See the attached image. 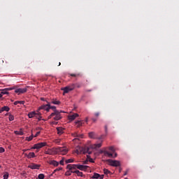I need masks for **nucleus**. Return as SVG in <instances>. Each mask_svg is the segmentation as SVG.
I'll use <instances>...</instances> for the list:
<instances>
[{
	"label": "nucleus",
	"mask_w": 179,
	"mask_h": 179,
	"mask_svg": "<svg viewBox=\"0 0 179 179\" xmlns=\"http://www.w3.org/2000/svg\"><path fill=\"white\" fill-rule=\"evenodd\" d=\"M77 169L81 171H86L89 169V166L77 164Z\"/></svg>",
	"instance_id": "obj_10"
},
{
	"label": "nucleus",
	"mask_w": 179,
	"mask_h": 179,
	"mask_svg": "<svg viewBox=\"0 0 179 179\" xmlns=\"http://www.w3.org/2000/svg\"><path fill=\"white\" fill-rule=\"evenodd\" d=\"M128 174V171L124 172V176H127Z\"/></svg>",
	"instance_id": "obj_48"
},
{
	"label": "nucleus",
	"mask_w": 179,
	"mask_h": 179,
	"mask_svg": "<svg viewBox=\"0 0 179 179\" xmlns=\"http://www.w3.org/2000/svg\"><path fill=\"white\" fill-rule=\"evenodd\" d=\"M99 139H101V137H100Z\"/></svg>",
	"instance_id": "obj_59"
},
{
	"label": "nucleus",
	"mask_w": 179,
	"mask_h": 179,
	"mask_svg": "<svg viewBox=\"0 0 179 179\" xmlns=\"http://www.w3.org/2000/svg\"><path fill=\"white\" fill-rule=\"evenodd\" d=\"M14 134H15V135H20V136L24 135V133H23V131L22 130H20V131H15Z\"/></svg>",
	"instance_id": "obj_21"
},
{
	"label": "nucleus",
	"mask_w": 179,
	"mask_h": 179,
	"mask_svg": "<svg viewBox=\"0 0 179 179\" xmlns=\"http://www.w3.org/2000/svg\"><path fill=\"white\" fill-rule=\"evenodd\" d=\"M78 169L77 164H71V170H76Z\"/></svg>",
	"instance_id": "obj_30"
},
{
	"label": "nucleus",
	"mask_w": 179,
	"mask_h": 179,
	"mask_svg": "<svg viewBox=\"0 0 179 179\" xmlns=\"http://www.w3.org/2000/svg\"><path fill=\"white\" fill-rule=\"evenodd\" d=\"M87 159H90V163H94L93 159L90 158V155H87Z\"/></svg>",
	"instance_id": "obj_36"
},
{
	"label": "nucleus",
	"mask_w": 179,
	"mask_h": 179,
	"mask_svg": "<svg viewBox=\"0 0 179 179\" xmlns=\"http://www.w3.org/2000/svg\"><path fill=\"white\" fill-rule=\"evenodd\" d=\"M92 121H93V122H96V121H97V119H96V118H92Z\"/></svg>",
	"instance_id": "obj_46"
},
{
	"label": "nucleus",
	"mask_w": 179,
	"mask_h": 179,
	"mask_svg": "<svg viewBox=\"0 0 179 179\" xmlns=\"http://www.w3.org/2000/svg\"><path fill=\"white\" fill-rule=\"evenodd\" d=\"M19 103H22V102H21V101H15V102L14 103L15 106H17V104H19Z\"/></svg>",
	"instance_id": "obj_40"
},
{
	"label": "nucleus",
	"mask_w": 179,
	"mask_h": 179,
	"mask_svg": "<svg viewBox=\"0 0 179 179\" xmlns=\"http://www.w3.org/2000/svg\"><path fill=\"white\" fill-rule=\"evenodd\" d=\"M31 113H36V111H32Z\"/></svg>",
	"instance_id": "obj_57"
},
{
	"label": "nucleus",
	"mask_w": 179,
	"mask_h": 179,
	"mask_svg": "<svg viewBox=\"0 0 179 179\" xmlns=\"http://www.w3.org/2000/svg\"><path fill=\"white\" fill-rule=\"evenodd\" d=\"M78 117H79V115L78 113H74L73 115H69L68 118L69 121H73V120H76V118H78Z\"/></svg>",
	"instance_id": "obj_13"
},
{
	"label": "nucleus",
	"mask_w": 179,
	"mask_h": 179,
	"mask_svg": "<svg viewBox=\"0 0 179 179\" xmlns=\"http://www.w3.org/2000/svg\"><path fill=\"white\" fill-rule=\"evenodd\" d=\"M26 92H27V88H18L15 91V92L18 93V94L26 93Z\"/></svg>",
	"instance_id": "obj_12"
},
{
	"label": "nucleus",
	"mask_w": 179,
	"mask_h": 179,
	"mask_svg": "<svg viewBox=\"0 0 179 179\" xmlns=\"http://www.w3.org/2000/svg\"><path fill=\"white\" fill-rule=\"evenodd\" d=\"M66 169L70 171H72V164H68Z\"/></svg>",
	"instance_id": "obj_33"
},
{
	"label": "nucleus",
	"mask_w": 179,
	"mask_h": 179,
	"mask_svg": "<svg viewBox=\"0 0 179 179\" xmlns=\"http://www.w3.org/2000/svg\"><path fill=\"white\" fill-rule=\"evenodd\" d=\"M33 139V134L30 136L29 137L26 138V141H28V142H30Z\"/></svg>",
	"instance_id": "obj_31"
},
{
	"label": "nucleus",
	"mask_w": 179,
	"mask_h": 179,
	"mask_svg": "<svg viewBox=\"0 0 179 179\" xmlns=\"http://www.w3.org/2000/svg\"><path fill=\"white\" fill-rule=\"evenodd\" d=\"M23 152H27V150H23Z\"/></svg>",
	"instance_id": "obj_53"
},
{
	"label": "nucleus",
	"mask_w": 179,
	"mask_h": 179,
	"mask_svg": "<svg viewBox=\"0 0 179 179\" xmlns=\"http://www.w3.org/2000/svg\"><path fill=\"white\" fill-rule=\"evenodd\" d=\"M76 124L78 125V127L79 128V127H82V125L83 124V122L82 120H78L76 122Z\"/></svg>",
	"instance_id": "obj_22"
},
{
	"label": "nucleus",
	"mask_w": 179,
	"mask_h": 179,
	"mask_svg": "<svg viewBox=\"0 0 179 179\" xmlns=\"http://www.w3.org/2000/svg\"><path fill=\"white\" fill-rule=\"evenodd\" d=\"M108 163H109L110 166H112L113 167H118L121 166V164L117 160H113V159H108Z\"/></svg>",
	"instance_id": "obj_4"
},
{
	"label": "nucleus",
	"mask_w": 179,
	"mask_h": 179,
	"mask_svg": "<svg viewBox=\"0 0 179 179\" xmlns=\"http://www.w3.org/2000/svg\"><path fill=\"white\" fill-rule=\"evenodd\" d=\"M73 89H75V84H71V85L63 88L62 90L64 91V93H68L69 92L73 90Z\"/></svg>",
	"instance_id": "obj_9"
},
{
	"label": "nucleus",
	"mask_w": 179,
	"mask_h": 179,
	"mask_svg": "<svg viewBox=\"0 0 179 179\" xmlns=\"http://www.w3.org/2000/svg\"><path fill=\"white\" fill-rule=\"evenodd\" d=\"M94 132H90L89 133V137L91 138V139H94Z\"/></svg>",
	"instance_id": "obj_26"
},
{
	"label": "nucleus",
	"mask_w": 179,
	"mask_h": 179,
	"mask_svg": "<svg viewBox=\"0 0 179 179\" xmlns=\"http://www.w3.org/2000/svg\"><path fill=\"white\" fill-rule=\"evenodd\" d=\"M103 173L104 174H106V176H108V174H110L111 173V171H110L108 169H103Z\"/></svg>",
	"instance_id": "obj_25"
},
{
	"label": "nucleus",
	"mask_w": 179,
	"mask_h": 179,
	"mask_svg": "<svg viewBox=\"0 0 179 179\" xmlns=\"http://www.w3.org/2000/svg\"><path fill=\"white\" fill-rule=\"evenodd\" d=\"M26 157H28V159H33L36 157V154L34 152H29L28 155L25 154Z\"/></svg>",
	"instance_id": "obj_14"
},
{
	"label": "nucleus",
	"mask_w": 179,
	"mask_h": 179,
	"mask_svg": "<svg viewBox=\"0 0 179 179\" xmlns=\"http://www.w3.org/2000/svg\"><path fill=\"white\" fill-rule=\"evenodd\" d=\"M57 152H59L60 155H66L68 153V149L65 147H58L56 148Z\"/></svg>",
	"instance_id": "obj_7"
},
{
	"label": "nucleus",
	"mask_w": 179,
	"mask_h": 179,
	"mask_svg": "<svg viewBox=\"0 0 179 179\" xmlns=\"http://www.w3.org/2000/svg\"><path fill=\"white\" fill-rule=\"evenodd\" d=\"M8 120L9 121H13V120H15V116L13 115H9Z\"/></svg>",
	"instance_id": "obj_28"
},
{
	"label": "nucleus",
	"mask_w": 179,
	"mask_h": 179,
	"mask_svg": "<svg viewBox=\"0 0 179 179\" xmlns=\"http://www.w3.org/2000/svg\"><path fill=\"white\" fill-rule=\"evenodd\" d=\"M61 170H62V167L57 168L54 171V173H56V171H61Z\"/></svg>",
	"instance_id": "obj_37"
},
{
	"label": "nucleus",
	"mask_w": 179,
	"mask_h": 179,
	"mask_svg": "<svg viewBox=\"0 0 179 179\" xmlns=\"http://www.w3.org/2000/svg\"><path fill=\"white\" fill-rule=\"evenodd\" d=\"M61 66V62H59V65H58V66Z\"/></svg>",
	"instance_id": "obj_52"
},
{
	"label": "nucleus",
	"mask_w": 179,
	"mask_h": 179,
	"mask_svg": "<svg viewBox=\"0 0 179 179\" xmlns=\"http://www.w3.org/2000/svg\"><path fill=\"white\" fill-rule=\"evenodd\" d=\"M38 178L39 179H44L45 176H44V174H43V173H40V174L38 175Z\"/></svg>",
	"instance_id": "obj_32"
},
{
	"label": "nucleus",
	"mask_w": 179,
	"mask_h": 179,
	"mask_svg": "<svg viewBox=\"0 0 179 179\" xmlns=\"http://www.w3.org/2000/svg\"><path fill=\"white\" fill-rule=\"evenodd\" d=\"M108 149L111 152L107 150H104L103 151L104 156H108V157H111V158L117 157V153H115V149H114V147L113 146L109 147Z\"/></svg>",
	"instance_id": "obj_3"
},
{
	"label": "nucleus",
	"mask_w": 179,
	"mask_h": 179,
	"mask_svg": "<svg viewBox=\"0 0 179 179\" xmlns=\"http://www.w3.org/2000/svg\"><path fill=\"white\" fill-rule=\"evenodd\" d=\"M9 108L8 106H3L2 108H0V113H3V111H6V113L9 112Z\"/></svg>",
	"instance_id": "obj_16"
},
{
	"label": "nucleus",
	"mask_w": 179,
	"mask_h": 179,
	"mask_svg": "<svg viewBox=\"0 0 179 179\" xmlns=\"http://www.w3.org/2000/svg\"><path fill=\"white\" fill-rule=\"evenodd\" d=\"M9 178V173H6V174L3 175V179H8Z\"/></svg>",
	"instance_id": "obj_34"
},
{
	"label": "nucleus",
	"mask_w": 179,
	"mask_h": 179,
	"mask_svg": "<svg viewBox=\"0 0 179 179\" xmlns=\"http://www.w3.org/2000/svg\"><path fill=\"white\" fill-rule=\"evenodd\" d=\"M41 165L37 164H31V165H29V169H31V170H38Z\"/></svg>",
	"instance_id": "obj_11"
},
{
	"label": "nucleus",
	"mask_w": 179,
	"mask_h": 179,
	"mask_svg": "<svg viewBox=\"0 0 179 179\" xmlns=\"http://www.w3.org/2000/svg\"><path fill=\"white\" fill-rule=\"evenodd\" d=\"M41 110H43V111H50V110H52L54 113H59V111L57 110V107L54 106H51V103H48L46 105H42L38 108V111H41Z\"/></svg>",
	"instance_id": "obj_2"
},
{
	"label": "nucleus",
	"mask_w": 179,
	"mask_h": 179,
	"mask_svg": "<svg viewBox=\"0 0 179 179\" xmlns=\"http://www.w3.org/2000/svg\"><path fill=\"white\" fill-rule=\"evenodd\" d=\"M70 76H72L73 78H78V76H80V73H69Z\"/></svg>",
	"instance_id": "obj_24"
},
{
	"label": "nucleus",
	"mask_w": 179,
	"mask_h": 179,
	"mask_svg": "<svg viewBox=\"0 0 179 179\" xmlns=\"http://www.w3.org/2000/svg\"><path fill=\"white\" fill-rule=\"evenodd\" d=\"M49 118H53L55 121H58L60 118H62V117L59 113H52L51 115L49 116Z\"/></svg>",
	"instance_id": "obj_6"
},
{
	"label": "nucleus",
	"mask_w": 179,
	"mask_h": 179,
	"mask_svg": "<svg viewBox=\"0 0 179 179\" xmlns=\"http://www.w3.org/2000/svg\"><path fill=\"white\" fill-rule=\"evenodd\" d=\"M49 164H51L52 166H55V167H57V166L59 165V163L55 160H51L50 161Z\"/></svg>",
	"instance_id": "obj_15"
},
{
	"label": "nucleus",
	"mask_w": 179,
	"mask_h": 179,
	"mask_svg": "<svg viewBox=\"0 0 179 179\" xmlns=\"http://www.w3.org/2000/svg\"><path fill=\"white\" fill-rule=\"evenodd\" d=\"M64 128L62 127H57V134L59 135H62V134H64Z\"/></svg>",
	"instance_id": "obj_17"
},
{
	"label": "nucleus",
	"mask_w": 179,
	"mask_h": 179,
	"mask_svg": "<svg viewBox=\"0 0 179 179\" xmlns=\"http://www.w3.org/2000/svg\"><path fill=\"white\" fill-rule=\"evenodd\" d=\"M64 159L62 158V159L59 162V164H61V166H64Z\"/></svg>",
	"instance_id": "obj_39"
},
{
	"label": "nucleus",
	"mask_w": 179,
	"mask_h": 179,
	"mask_svg": "<svg viewBox=\"0 0 179 179\" xmlns=\"http://www.w3.org/2000/svg\"><path fill=\"white\" fill-rule=\"evenodd\" d=\"M41 113H28L29 118H36L38 119L39 121L41 120Z\"/></svg>",
	"instance_id": "obj_5"
},
{
	"label": "nucleus",
	"mask_w": 179,
	"mask_h": 179,
	"mask_svg": "<svg viewBox=\"0 0 179 179\" xmlns=\"http://www.w3.org/2000/svg\"><path fill=\"white\" fill-rule=\"evenodd\" d=\"M76 136H79V135L76 134Z\"/></svg>",
	"instance_id": "obj_56"
},
{
	"label": "nucleus",
	"mask_w": 179,
	"mask_h": 179,
	"mask_svg": "<svg viewBox=\"0 0 179 179\" xmlns=\"http://www.w3.org/2000/svg\"><path fill=\"white\" fill-rule=\"evenodd\" d=\"M103 178H104V175H100L99 174V177L98 179H103Z\"/></svg>",
	"instance_id": "obj_41"
},
{
	"label": "nucleus",
	"mask_w": 179,
	"mask_h": 179,
	"mask_svg": "<svg viewBox=\"0 0 179 179\" xmlns=\"http://www.w3.org/2000/svg\"><path fill=\"white\" fill-rule=\"evenodd\" d=\"M39 135H40V131H38V132H36V134L34 136V137L36 138V137L38 136Z\"/></svg>",
	"instance_id": "obj_43"
},
{
	"label": "nucleus",
	"mask_w": 179,
	"mask_h": 179,
	"mask_svg": "<svg viewBox=\"0 0 179 179\" xmlns=\"http://www.w3.org/2000/svg\"><path fill=\"white\" fill-rule=\"evenodd\" d=\"M100 177V174L97 173H94L93 176L92 177V178L94 179H99V178Z\"/></svg>",
	"instance_id": "obj_23"
},
{
	"label": "nucleus",
	"mask_w": 179,
	"mask_h": 179,
	"mask_svg": "<svg viewBox=\"0 0 179 179\" xmlns=\"http://www.w3.org/2000/svg\"><path fill=\"white\" fill-rule=\"evenodd\" d=\"M44 146H47V143H38L36 144H34V146L31 148V149H41V148H44Z\"/></svg>",
	"instance_id": "obj_8"
},
{
	"label": "nucleus",
	"mask_w": 179,
	"mask_h": 179,
	"mask_svg": "<svg viewBox=\"0 0 179 179\" xmlns=\"http://www.w3.org/2000/svg\"><path fill=\"white\" fill-rule=\"evenodd\" d=\"M105 131L107 133V125L105 126Z\"/></svg>",
	"instance_id": "obj_47"
},
{
	"label": "nucleus",
	"mask_w": 179,
	"mask_h": 179,
	"mask_svg": "<svg viewBox=\"0 0 179 179\" xmlns=\"http://www.w3.org/2000/svg\"><path fill=\"white\" fill-rule=\"evenodd\" d=\"M65 163H66V164H69V163H73V159H66V160L65 161Z\"/></svg>",
	"instance_id": "obj_27"
},
{
	"label": "nucleus",
	"mask_w": 179,
	"mask_h": 179,
	"mask_svg": "<svg viewBox=\"0 0 179 179\" xmlns=\"http://www.w3.org/2000/svg\"><path fill=\"white\" fill-rule=\"evenodd\" d=\"M75 87H78L79 89L80 87H81V86L80 84H76Z\"/></svg>",
	"instance_id": "obj_42"
},
{
	"label": "nucleus",
	"mask_w": 179,
	"mask_h": 179,
	"mask_svg": "<svg viewBox=\"0 0 179 179\" xmlns=\"http://www.w3.org/2000/svg\"><path fill=\"white\" fill-rule=\"evenodd\" d=\"M7 89L8 90V91H9V90H13V89H15V87H10V88H7Z\"/></svg>",
	"instance_id": "obj_44"
},
{
	"label": "nucleus",
	"mask_w": 179,
	"mask_h": 179,
	"mask_svg": "<svg viewBox=\"0 0 179 179\" xmlns=\"http://www.w3.org/2000/svg\"><path fill=\"white\" fill-rule=\"evenodd\" d=\"M75 173L78 177H83V173L80 172L79 170H76Z\"/></svg>",
	"instance_id": "obj_20"
},
{
	"label": "nucleus",
	"mask_w": 179,
	"mask_h": 179,
	"mask_svg": "<svg viewBox=\"0 0 179 179\" xmlns=\"http://www.w3.org/2000/svg\"><path fill=\"white\" fill-rule=\"evenodd\" d=\"M71 171H67L66 173H65V176H71Z\"/></svg>",
	"instance_id": "obj_35"
},
{
	"label": "nucleus",
	"mask_w": 179,
	"mask_h": 179,
	"mask_svg": "<svg viewBox=\"0 0 179 179\" xmlns=\"http://www.w3.org/2000/svg\"><path fill=\"white\" fill-rule=\"evenodd\" d=\"M1 94L3 96V94H9V90H8V88H5V89H2L1 90Z\"/></svg>",
	"instance_id": "obj_18"
},
{
	"label": "nucleus",
	"mask_w": 179,
	"mask_h": 179,
	"mask_svg": "<svg viewBox=\"0 0 179 179\" xmlns=\"http://www.w3.org/2000/svg\"><path fill=\"white\" fill-rule=\"evenodd\" d=\"M5 152V148L0 147V153H3Z\"/></svg>",
	"instance_id": "obj_38"
},
{
	"label": "nucleus",
	"mask_w": 179,
	"mask_h": 179,
	"mask_svg": "<svg viewBox=\"0 0 179 179\" xmlns=\"http://www.w3.org/2000/svg\"><path fill=\"white\" fill-rule=\"evenodd\" d=\"M87 92H92V90H87Z\"/></svg>",
	"instance_id": "obj_55"
},
{
	"label": "nucleus",
	"mask_w": 179,
	"mask_h": 179,
	"mask_svg": "<svg viewBox=\"0 0 179 179\" xmlns=\"http://www.w3.org/2000/svg\"><path fill=\"white\" fill-rule=\"evenodd\" d=\"M71 171V174H72V173H73V174H76V172H75V171L71 170V171Z\"/></svg>",
	"instance_id": "obj_45"
},
{
	"label": "nucleus",
	"mask_w": 179,
	"mask_h": 179,
	"mask_svg": "<svg viewBox=\"0 0 179 179\" xmlns=\"http://www.w3.org/2000/svg\"><path fill=\"white\" fill-rule=\"evenodd\" d=\"M0 169H1V166H0Z\"/></svg>",
	"instance_id": "obj_60"
},
{
	"label": "nucleus",
	"mask_w": 179,
	"mask_h": 179,
	"mask_svg": "<svg viewBox=\"0 0 179 179\" xmlns=\"http://www.w3.org/2000/svg\"><path fill=\"white\" fill-rule=\"evenodd\" d=\"M2 97V94H0V99H1Z\"/></svg>",
	"instance_id": "obj_51"
},
{
	"label": "nucleus",
	"mask_w": 179,
	"mask_h": 179,
	"mask_svg": "<svg viewBox=\"0 0 179 179\" xmlns=\"http://www.w3.org/2000/svg\"><path fill=\"white\" fill-rule=\"evenodd\" d=\"M46 155H52V151L51 149H48L47 151H45Z\"/></svg>",
	"instance_id": "obj_29"
},
{
	"label": "nucleus",
	"mask_w": 179,
	"mask_h": 179,
	"mask_svg": "<svg viewBox=\"0 0 179 179\" xmlns=\"http://www.w3.org/2000/svg\"><path fill=\"white\" fill-rule=\"evenodd\" d=\"M99 148H101V143L90 145V147L80 148L78 150L77 149L76 150V153H77V155H80V153L92 155V151L91 149H99Z\"/></svg>",
	"instance_id": "obj_1"
},
{
	"label": "nucleus",
	"mask_w": 179,
	"mask_h": 179,
	"mask_svg": "<svg viewBox=\"0 0 179 179\" xmlns=\"http://www.w3.org/2000/svg\"><path fill=\"white\" fill-rule=\"evenodd\" d=\"M59 113H66V112L64 110H61Z\"/></svg>",
	"instance_id": "obj_50"
},
{
	"label": "nucleus",
	"mask_w": 179,
	"mask_h": 179,
	"mask_svg": "<svg viewBox=\"0 0 179 179\" xmlns=\"http://www.w3.org/2000/svg\"><path fill=\"white\" fill-rule=\"evenodd\" d=\"M99 113H96L95 114V117H99Z\"/></svg>",
	"instance_id": "obj_49"
},
{
	"label": "nucleus",
	"mask_w": 179,
	"mask_h": 179,
	"mask_svg": "<svg viewBox=\"0 0 179 179\" xmlns=\"http://www.w3.org/2000/svg\"><path fill=\"white\" fill-rule=\"evenodd\" d=\"M80 136V138H82L83 137V136L81 135V136Z\"/></svg>",
	"instance_id": "obj_58"
},
{
	"label": "nucleus",
	"mask_w": 179,
	"mask_h": 179,
	"mask_svg": "<svg viewBox=\"0 0 179 179\" xmlns=\"http://www.w3.org/2000/svg\"><path fill=\"white\" fill-rule=\"evenodd\" d=\"M41 100L44 101V98H41Z\"/></svg>",
	"instance_id": "obj_54"
},
{
	"label": "nucleus",
	"mask_w": 179,
	"mask_h": 179,
	"mask_svg": "<svg viewBox=\"0 0 179 179\" xmlns=\"http://www.w3.org/2000/svg\"><path fill=\"white\" fill-rule=\"evenodd\" d=\"M50 104H56L57 106H59V104H61V101H57V100H52Z\"/></svg>",
	"instance_id": "obj_19"
}]
</instances>
